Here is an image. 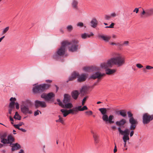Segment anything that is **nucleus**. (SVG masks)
I'll list each match as a JSON object with an SVG mask.
<instances>
[{"label": "nucleus", "instance_id": "nucleus-24", "mask_svg": "<svg viewBox=\"0 0 153 153\" xmlns=\"http://www.w3.org/2000/svg\"><path fill=\"white\" fill-rule=\"evenodd\" d=\"M98 36L101 38L105 42H108L111 38L110 36H106L103 35H99Z\"/></svg>", "mask_w": 153, "mask_h": 153}, {"label": "nucleus", "instance_id": "nucleus-31", "mask_svg": "<svg viewBox=\"0 0 153 153\" xmlns=\"http://www.w3.org/2000/svg\"><path fill=\"white\" fill-rule=\"evenodd\" d=\"M61 111L63 114L64 117H65L67 116L70 113H69V110H65L64 109H62L61 110Z\"/></svg>", "mask_w": 153, "mask_h": 153}, {"label": "nucleus", "instance_id": "nucleus-17", "mask_svg": "<svg viewBox=\"0 0 153 153\" xmlns=\"http://www.w3.org/2000/svg\"><path fill=\"white\" fill-rule=\"evenodd\" d=\"M87 75L85 74H82L81 75L78 76V81L79 82L85 81L87 77Z\"/></svg>", "mask_w": 153, "mask_h": 153}, {"label": "nucleus", "instance_id": "nucleus-4", "mask_svg": "<svg viewBox=\"0 0 153 153\" xmlns=\"http://www.w3.org/2000/svg\"><path fill=\"white\" fill-rule=\"evenodd\" d=\"M99 110L103 115L102 119L105 122H108L110 124H112L114 123V121L112 120L114 119V117L113 115H111L108 117V116L106 114L107 113L106 109L105 108H100Z\"/></svg>", "mask_w": 153, "mask_h": 153}, {"label": "nucleus", "instance_id": "nucleus-43", "mask_svg": "<svg viewBox=\"0 0 153 153\" xmlns=\"http://www.w3.org/2000/svg\"><path fill=\"white\" fill-rule=\"evenodd\" d=\"M56 122H60L62 123L63 124L64 123V122L62 118H60L58 120H56Z\"/></svg>", "mask_w": 153, "mask_h": 153}, {"label": "nucleus", "instance_id": "nucleus-63", "mask_svg": "<svg viewBox=\"0 0 153 153\" xmlns=\"http://www.w3.org/2000/svg\"><path fill=\"white\" fill-rule=\"evenodd\" d=\"M19 126H22V125H24V123L22 122H21L20 123H19Z\"/></svg>", "mask_w": 153, "mask_h": 153}, {"label": "nucleus", "instance_id": "nucleus-57", "mask_svg": "<svg viewBox=\"0 0 153 153\" xmlns=\"http://www.w3.org/2000/svg\"><path fill=\"white\" fill-rule=\"evenodd\" d=\"M16 105V109H19V105L18 103H16L15 104Z\"/></svg>", "mask_w": 153, "mask_h": 153}, {"label": "nucleus", "instance_id": "nucleus-2", "mask_svg": "<svg viewBox=\"0 0 153 153\" xmlns=\"http://www.w3.org/2000/svg\"><path fill=\"white\" fill-rule=\"evenodd\" d=\"M32 105V103L29 100H26L23 102L20 106L22 112L25 115L32 114L33 112L30 108Z\"/></svg>", "mask_w": 153, "mask_h": 153}, {"label": "nucleus", "instance_id": "nucleus-59", "mask_svg": "<svg viewBox=\"0 0 153 153\" xmlns=\"http://www.w3.org/2000/svg\"><path fill=\"white\" fill-rule=\"evenodd\" d=\"M19 130H21L22 131L24 132H26V130L25 129L22 128H20Z\"/></svg>", "mask_w": 153, "mask_h": 153}, {"label": "nucleus", "instance_id": "nucleus-55", "mask_svg": "<svg viewBox=\"0 0 153 153\" xmlns=\"http://www.w3.org/2000/svg\"><path fill=\"white\" fill-rule=\"evenodd\" d=\"M139 11V9L138 8H135L133 10L134 12H135L136 13H137Z\"/></svg>", "mask_w": 153, "mask_h": 153}, {"label": "nucleus", "instance_id": "nucleus-37", "mask_svg": "<svg viewBox=\"0 0 153 153\" xmlns=\"http://www.w3.org/2000/svg\"><path fill=\"white\" fill-rule=\"evenodd\" d=\"M79 111H83L85 110H87L88 108L86 106H84L82 107L81 106H79Z\"/></svg>", "mask_w": 153, "mask_h": 153}, {"label": "nucleus", "instance_id": "nucleus-12", "mask_svg": "<svg viewBox=\"0 0 153 153\" xmlns=\"http://www.w3.org/2000/svg\"><path fill=\"white\" fill-rule=\"evenodd\" d=\"M35 106L37 108L40 107L42 108H45L47 105L46 103L44 101H41L39 100H36L35 101Z\"/></svg>", "mask_w": 153, "mask_h": 153}, {"label": "nucleus", "instance_id": "nucleus-28", "mask_svg": "<svg viewBox=\"0 0 153 153\" xmlns=\"http://www.w3.org/2000/svg\"><path fill=\"white\" fill-rule=\"evenodd\" d=\"M146 16H149L153 15V8L146 9Z\"/></svg>", "mask_w": 153, "mask_h": 153}, {"label": "nucleus", "instance_id": "nucleus-49", "mask_svg": "<svg viewBox=\"0 0 153 153\" xmlns=\"http://www.w3.org/2000/svg\"><path fill=\"white\" fill-rule=\"evenodd\" d=\"M85 113L87 115H91L93 113L91 111H86L85 112Z\"/></svg>", "mask_w": 153, "mask_h": 153}, {"label": "nucleus", "instance_id": "nucleus-51", "mask_svg": "<svg viewBox=\"0 0 153 153\" xmlns=\"http://www.w3.org/2000/svg\"><path fill=\"white\" fill-rule=\"evenodd\" d=\"M146 69L147 70H150L153 69V67L149 65H147L146 66Z\"/></svg>", "mask_w": 153, "mask_h": 153}, {"label": "nucleus", "instance_id": "nucleus-19", "mask_svg": "<svg viewBox=\"0 0 153 153\" xmlns=\"http://www.w3.org/2000/svg\"><path fill=\"white\" fill-rule=\"evenodd\" d=\"M12 150L13 151L18 150L21 148V146L17 143L12 144Z\"/></svg>", "mask_w": 153, "mask_h": 153}, {"label": "nucleus", "instance_id": "nucleus-48", "mask_svg": "<svg viewBox=\"0 0 153 153\" xmlns=\"http://www.w3.org/2000/svg\"><path fill=\"white\" fill-rule=\"evenodd\" d=\"M127 114H128V117L130 118H131V117H133V114L131 113V112L129 111L127 112Z\"/></svg>", "mask_w": 153, "mask_h": 153}, {"label": "nucleus", "instance_id": "nucleus-42", "mask_svg": "<svg viewBox=\"0 0 153 153\" xmlns=\"http://www.w3.org/2000/svg\"><path fill=\"white\" fill-rule=\"evenodd\" d=\"M76 25L77 27H82L84 26L83 23L82 22H78L77 24Z\"/></svg>", "mask_w": 153, "mask_h": 153}, {"label": "nucleus", "instance_id": "nucleus-29", "mask_svg": "<svg viewBox=\"0 0 153 153\" xmlns=\"http://www.w3.org/2000/svg\"><path fill=\"white\" fill-rule=\"evenodd\" d=\"M54 94L52 92L49 93L47 94L46 100H50L52 98L54 97Z\"/></svg>", "mask_w": 153, "mask_h": 153}, {"label": "nucleus", "instance_id": "nucleus-33", "mask_svg": "<svg viewBox=\"0 0 153 153\" xmlns=\"http://www.w3.org/2000/svg\"><path fill=\"white\" fill-rule=\"evenodd\" d=\"M120 114L123 117H125L126 116V112L124 110H122L119 111Z\"/></svg>", "mask_w": 153, "mask_h": 153}, {"label": "nucleus", "instance_id": "nucleus-7", "mask_svg": "<svg viewBox=\"0 0 153 153\" xmlns=\"http://www.w3.org/2000/svg\"><path fill=\"white\" fill-rule=\"evenodd\" d=\"M69 44L67 46H68L69 51L74 52L77 51L78 49L79 41L76 39L73 40L71 42H69Z\"/></svg>", "mask_w": 153, "mask_h": 153}, {"label": "nucleus", "instance_id": "nucleus-32", "mask_svg": "<svg viewBox=\"0 0 153 153\" xmlns=\"http://www.w3.org/2000/svg\"><path fill=\"white\" fill-rule=\"evenodd\" d=\"M129 45V42L128 41H124L123 43L120 44L119 43H117V45L120 46H128Z\"/></svg>", "mask_w": 153, "mask_h": 153}, {"label": "nucleus", "instance_id": "nucleus-11", "mask_svg": "<svg viewBox=\"0 0 153 153\" xmlns=\"http://www.w3.org/2000/svg\"><path fill=\"white\" fill-rule=\"evenodd\" d=\"M105 74L104 73L102 74L100 72H97L93 74L90 77V79H95L97 78L98 79H100L102 77L105 76Z\"/></svg>", "mask_w": 153, "mask_h": 153}, {"label": "nucleus", "instance_id": "nucleus-52", "mask_svg": "<svg viewBox=\"0 0 153 153\" xmlns=\"http://www.w3.org/2000/svg\"><path fill=\"white\" fill-rule=\"evenodd\" d=\"M136 66L139 68H141L143 67V66L140 64H137L136 65Z\"/></svg>", "mask_w": 153, "mask_h": 153}, {"label": "nucleus", "instance_id": "nucleus-39", "mask_svg": "<svg viewBox=\"0 0 153 153\" xmlns=\"http://www.w3.org/2000/svg\"><path fill=\"white\" fill-rule=\"evenodd\" d=\"M9 28V27H7L4 28L2 31V34H4L8 30Z\"/></svg>", "mask_w": 153, "mask_h": 153}, {"label": "nucleus", "instance_id": "nucleus-62", "mask_svg": "<svg viewBox=\"0 0 153 153\" xmlns=\"http://www.w3.org/2000/svg\"><path fill=\"white\" fill-rule=\"evenodd\" d=\"M46 82L47 83H51L52 82V81L50 80H46Z\"/></svg>", "mask_w": 153, "mask_h": 153}, {"label": "nucleus", "instance_id": "nucleus-16", "mask_svg": "<svg viewBox=\"0 0 153 153\" xmlns=\"http://www.w3.org/2000/svg\"><path fill=\"white\" fill-rule=\"evenodd\" d=\"M91 133L93 134V136L94 139L95 143L96 144H97L99 143V136L93 131H91Z\"/></svg>", "mask_w": 153, "mask_h": 153}, {"label": "nucleus", "instance_id": "nucleus-41", "mask_svg": "<svg viewBox=\"0 0 153 153\" xmlns=\"http://www.w3.org/2000/svg\"><path fill=\"white\" fill-rule=\"evenodd\" d=\"M16 99L15 98L11 97L10 99V100L11 101L10 102H12V103L14 104L15 105V101H16Z\"/></svg>", "mask_w": 153, "mask_h": 153}, {"label": "nucleus", "instance_id": "nucleus-14", "mask_svg": "<svg viewBox=\"0 0 153 153\" xmlns=\"http://www.w3.org/2000/svg\"><path fill=\"white\" fill-rule=\"evenodd\" d=\"M7 135V134L6 133H4L1 134L0 135V138L1 140V142L3 144H6L7 141V139H5Z\"/></svg>", "mask_w": 153, "mask_h": 153}, {"label": "nucleus", "instance_id": "nucleus-25", "mask_svg": "<svg viewBox=\"0 0 153 153\" xmlns=\"http://www.w3.org/2000/svg\"><path fill=\"white\" fill-rule=\"evenodd\" d=\"M7 140V141L6 142V144L10 143L11 145L12 143L14 142V138L11 135H9L8 136Z\"/></svg>", "mask_w": 153, "mask_h": 153}, {"label": "nucleus", "instance_id": "nucleus-10", "mask_svg": "<svg viewBox=\"0 0 153 153\" xmlns=\"http://www.w3.org/2000/svg\"><path fill=\"white\" fill-rule=\"evenodd\" d=\"M57 100L58 102L59 105L63 108L70 109L73 107V105L71 103L69 102L67 103L63 104L59 99H58Z\"/></svg>", "mask_w": 153, "mask_h": 153}, {"label": "nucleus", "instance_id": "nucleus-9", "mask_svg": "<svg viewBox=\"0 0 153 153\" xmlns=\"http://www.w3.org/2000/svg\"><path fill=\"white\" fill-rule=\"evenodd\" d=\"M129 122L131 124L129 129L130 130H134L136 128L138 122L137 120L135 119L134 117H131L129 119Z\"/></svg>", "mask_w": 153, "mask_h": 153}, {"label": "nucleus", "instance_id": "nucleus-61", "mask_svg": "<svg viewBox=\"0 0 153 153\" xmlns=\"http://www.w3.org/2000/svg\"><path fill=\"white\" fill-rule=\"evenodd\" d=\"M18 153H25L24 150L22 149L20 150Z\"/></svg>", "mask_w": 153, "mask_h": 153}, {"label": "nucleus", "instance_id": "nucleus-58", "mask_svg": "<svg viewBox=\"0 0 153 153\" xmlns=\"http://www.w3.org/2000/svg\"><path fill=\"white\" fill-rule=\"evenodd\" d=\"M134 134V131L133 130H131V131L130 132V135L131 137L133 136V135Z\"/></svg>", "mask_w": 153, "mask_h": 153}, {"label": "nucleus", "instance_id": "nucleus-23", "mask_svg": "<svg viewBox=\"0 0 153 153\" xmlns=\"http://www.w3.org/2000/svg\"><path fill=\"white\" fill-rule=\"evenodd\" d=\"M126 123V120L122 119L120 121H117L116 122V125L118 126H123Z\"/></svg>", "mask_w": 153, "mask_h": 153}, {"label": "nucleus", "instance_id": "nucleus-1", "mask_svg": "<svg viewBox=\"0 0 153 153\" xmlns=\"http://www.w3.org/2000/svg\"><path fill=\"white\" fill-rule=\"evenodd\" d=\"M125 58L119 53H116L115 56L108 59L107 62L101 63L100 67L102 68L105 69L106 74L108 75L114 74L116 72L115 69H111L109 68L112 67L114 65L120 67L125 64Z\"/></svg>", "mask_w": 153, "mask_h": 153}, {"label": "nucleus", "instance_id": "nucleus-50", "mask_svg": "<svg viewBox=\"0 0 153 153\" xmlns=\"http://www.w3.org/2000/svg\"><path fill=\"white\" fill-rule=\"evenodd\" d=\"M105 19L107 20H109L111 18V16H108L107 15H105Z\"/></svg>", "mask_w": 153, "mask_h": 153}, {"label": "nucleus", "instance_id": "nucleus-8", "mask_svg": "<svg viewBox=\"0 0 153 153\" xmlns=\"http://www.w3.org/2000/svg\"><path fill=\"white\" fill-rule=\"evenodd\" d=\"M153 120V114L150 115L148 113H144L143 115L142 122L143 124H149Z\"/></svg>", "mask_w": 153, "mask_h": 153}, {"label": "nucleus", "instance_id": "nucleus-53", "mask_svg": "<svg viewBox=\"0 0 153 153\" xmlns=\"http://www.w3.org/2000/svg\"><path fill=\"white\" fill-rule=\"evenodd\" d=\"M117 16V14L115 13H113L111 14V16L112 17H116Z\"/></svg>", "mask_w": 153, "mask_h": 153}, {"label": "nucleus", "instance_id": "nucleus-35", "mask_svg": "<svg viewBox=\"0 0 153 153\" xmlns=\"http://www.w3.org/2000/svg\"><path fill=\"white\" fill-rule=\"evenodd\" d=\"M87 88L86 86H83L80 90V92L82 94H85L87 92Z\"/></svg>", "mask_w": 153, "mask_h": 153}, {"label": "nucleus", "instance_id": "nucleus-64", "mask_svg": "<svg viewBox=\"0 0 153 153\" xmlns=\"http://www.w3.org/2000/svg\"><path fill=\"white\" fill-rule=\"evenodd\" d=\"M110 44L111 45H117V43H115L113 42H111L110 43Z\"/></svg>", "mask_w": 153, "mask_h": 153}, {"label": "nucleus", "instance_id": "nucleus-5", "mask_svg": "<svg viewBox=\"0 0 153 153\" xmlns=\"http://www.w3.org/2000/svg\"><path fill=\"white\" fill-rule=\"evenodd\" d=\"M50 86V84H43L37 85L33 88V91L35 93H42L49 89Z\"/></svg>", "mask_w": 153, "mask_h": 153}, {"label": "nucleus", "instance_id": "nucleus-47", "mask_svg": "<svg viewBox=\"0 0 153 153\" xmlns=\"http://www.w3.org/2000/svg\"><path fill=\"white\" fill-rule=\"evenodd\" d=\"M47 94H45V93L42 94L41 95L42 98L45 99V100H46V99H47Z\"/></svg>", "mask_w": 153, "mask_h": 153}, {"label": "nucleus", "instance_id": "nucleus-46", "mask_svg": "<svg viewBox=\"0 0 153 153\" xmlns=\"http://www.w3.org/2000/svg\"><path fill=\"white\" fill-rule=\"evenodd\" d=\"M115 24L114 23H112L109 26H106L105 27V28H112L114 27V25Z\"/></svg>", "mask_w": 153, "mask_h": 153}, {"label": "nucleus", "instance_id": "nucleus-13", "mask_svg": "<svg viewBox=\"0 0 153 153\" xmlns=\"http://www.w3.org/2000/svg\"><path fill=\"white\" fill-rule=\"evenodd\" d=\"M83 70L85 71L90 72L94 71H99V68H97L95 67H85L83 68Z\"/></svg>", "mask_w": 153, "mask_h": 153}, {"label": "nucleus", "instance_id": "nucleus-44", "mask_svg": "<svg viewBox=\"0 0 153 153\" xmlns=\"http://www.w3.org/2000/svg\"><path fill=\"white\" fill-rule=\"evenodd\" d=\"M39 112H40L41 114V112L40 111L38 110H37L34 112V116H36L37 115H38L39 114Z\"/></svg>", "mask_w": 153, "mask_h": 153}, {"label": "nucleus", "instance_id": "nucleus-40", "mask_svg": "<svg viewBox=\"0 0 153 153\" xmlns=\"http://www.w3.org/2000/svg\"><path fill=\"white\" fill-rule=\"evenodd\" d=\"M88 97L87 96H86L85 97H84V98L82 100V105H85V101H86L87 99H88Z\"/></svg>", "mask_w": 153, "mask_h": 153}, {"label": "nucleus", "instance_id": "nucleus-56", "mask_svg": "<svg viewBox=\"0 0 153 153\" xmlns=\"http://www.w3.org/2000/svg\"><path fill=\"white\" fill-rule=\"evenodd\" d=\"M13 126L15 127L16 128H17L19 130L20 128H19V125L18 124H17V125H13Z\"/></svg>", "mask_w": 153, "mask_h": 153}, {"label": "nucleus", "instance_id": "nucleus-60", "mask_svg": "<svg viewBox=\"0 0 153 153\" xmlns=\"http://www.w3.org/2000/svg\"><path fill=\"white\" fill-rule=\"evenodd\" d=\"M60 32L62 34L64 33V31L63 29L62 28H61L59 29Z\"/></svg>", "mask_w": 153, "mask_h": 153}, {"label": "nucleus", "instance_id": "nucleus-15", "mask_svg": "<svg viewBox=\"0 0 153 153\" xmlns=\"http://www.w3.org/2000/svg\"><path fill=\"white\" fill-rule=\"evenodd\" d=\"M71 99V96L68 94H65L64 95V98L63 100V104L70 102Z\"/></svg>", "mask_w": 153, "mask_h": 153}, {"label": "nucleus", "instance_id": "nucleus-6", "mask_svg": "<svg viewBox=\"0 0 153 153\" xmlns=\"http://www.w3.org/2000/svg\"><path fill=\"white\" fill-rule=\"evenodd\" d=\"M118 130L121 134L123 135V139L124 143H127V141L129 140V135L130 132V130L128 128L125 129L124 131L121 129L120 127H119Z\"/></svg>", "mask_w": 153, "mask_h": 153}, {"label": "nucleus", "instance_id": "nucleus-38", "mask_svg": "<svg viewBox=\"0 0 153 153\" xmlns=\"http://www.w3.org/2000/svg\"><path fill=\"white\" fill-rule=\"evenodd\" d=\"M67 29L69 32H71L73 29L72 25H68L66 27Z\"/></svg>", "mask_w": 153, "mask_h": 153}, {"label": "nucleus", "instance_id": "nucleus-3", "mask_svg": "<svg viewBox=\"0 0 153 153\" xmlns=\"http://www.w3.org/2000/svg\"><path fill=\"white\" fill-rule=\"evenodd\" d=\"M69 44V42L65 41L62 42L61 46L53 55L54 59H58L60 56L64 55L65 53L66 48Z\"/></svg>", "mask_w": 153, "mask_h": 153}, {"label": "nucleus", "instance_id": "nucleus-26", "mask_svg": "<svg viewBox=\"0 0 153 153\" xmlns=\"http://www.w3.org/2000/svg\"><path fill=\"white\" fill-rule=\"evenodd\" d=\"M94 35V34L92 32H91L90 34L87 33H84L81 34V37L83 39H86L87 38H90L91 36Z\"/></svg>", "mask_w": 153, "mask_h": 153}, {"label": "nucleus", "instance_id": "nucleus-34", "mask_svg": "<svg viewBox=\"0 0 153 153\" xmlns=\"http://www.w3.org/2000/svg\"><path fill=\"white\" fill-rule=\"evenodd\" d=\"M13 118L15 119H16L18 120H20L21 119V117L19 115L17 111L16 112Z\"/></svg>", "mask_w": 153, "mask_h": 153}, {"label": "nucleus", "instance_id": "nucleus-45", "mask_svg": "<svg viewBox=\"0 0 153 153\" xmlns=\"http://www.w3.org/2000/svg\"><path fill=\"white\" fill-rule=\"evenodd\" d=\"M9 108H11L14 109L15 108V104L12 103V102H10L9 105Z\"/></svg>", "mask_w": 153, "mask_h": 153}, {"label": "nucleus", "instance_id": "nucleus-18", "mask_svg": "<svg viewBox=\"0 0 153 153\" xmlns=\"http://www.w3.org/2000/svg\"><path fill=\"white\" fill-rule=\"evenodd\" d=\"M78 2L77 0H72L71 3V5L74 9L77 10L78 9Z\"/></svg>", "mask_w": 153, "mask_h": 153}, {"label": "nucleus", "instance_id": "nucleus-36", "mask_svg": "<svg viewBox=\"0 0 153 153\" xmlns=\"http://www.w3.org/2000/svg\"><path fill=\"white\" fill-rule=\"evenodd\" d=\"M79 111H83L85 110H87L88 108L86 106H84L82 107L81 106H79Z\"/></svg>", "mask_w": 153, "mask_h": 153}, {"label": "nucleus", "instance_id": "nucleus-22", "mask_svg": "<svg viewBox=\"0 0 153 153\" xmlns=\"http://www.w3.org/2000/svg\"><path fill=\"white\" fill-rule=\"evenodd\" d=\"M98 22L97 19L94 18H93L91 22V26L95 28L97 26Z\"/></svg>", "mask_w": 153, "mask_h": 153}, {"label": "nucleus", "instance_id": "nucleus-54", "mask_svg": "<svg viewBox=\"0 0 153 153\" xmlns=\"http://www.w3.org/2000/svg\"><path fill=\"white\" fill-rule=\"evenodd\" d=\"M14 109L11 108H9V114H12V110H13Z\"/></svg>", "mask_w": 153, "mask_h": 153}, {"label": "nucleus", "instance_id": "nucleus-20", "mask_svg": "<svg viewBox=\"0 0 153 153\" xmlns=\"http://www.w3.org/2000/svg\"><path fill=\"white\" fill-rule=\"evenodd\" d=\"M79 94V91L77 90H74L71 93V95L72 98L75 100L77 99Z\"/></svg>", "mask_w": 153, "mask_h": 153}, {"label": "nucleus", "instance_id": "nucleus-21", "mask_svg": "<svg viewBox=\"0 0 153 153\" xmlns=\"http://www.w3.org/2000/svg\"><path fill=\"white\" fill-rule=\"evenodd\" d=\"M79 106L69 109V113L72 114H76L79 111Z\"/></svg>", "mask_w": 153, "mask_h": 153}, {"label": "nucleus", "instance_id": "nucleus-30", "mask_svg": "<svg viewBox=\"0 0 153 153\" xmlns=\"http://www.w3.org/2000/svg\"><path fill=\"white\" fill-rule=\"evenodd\" d=\"M142 10L143 11L140 15V18H144L145 17H147V16H146V9L145 10L143 9H142Z\"/></svg>", "mask_w": 153, "mask_h": 153}, {"label": "nucleus", "instance_id": "nucleus-27", "mask_svg": "<svg viewBox=\"0 0 153 153\" xmlns=\"http://www.w3.org/2000/svg\"><path fill=\"white\" fill-rule=\"evenodd\" d=\"M78 74L76 72H74L72 74L71 76L69 78V81H72L75 79L77 76L78 77Z\"/></svg>", "mask_w": 153, "mask_h": 153}]
</instances>
